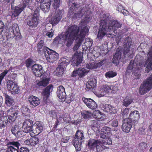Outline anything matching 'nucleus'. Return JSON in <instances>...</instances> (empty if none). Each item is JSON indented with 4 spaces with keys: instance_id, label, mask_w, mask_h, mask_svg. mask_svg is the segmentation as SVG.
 <instances>
[{
    "instance_id": "1",
    "label": "nucleus",
    "mask_w": 152,
    "mask_h": 152,
    "mask_svg": "<svg viewBox=\"0 0 152 152\" xmlns=\"http://www.w3.org/2000/svg\"><path fill=\"white\" fill-rule=\"evenodd\" d=\"M79 27L77 26H69L66 32L62 36L63 39L66 41V46L68 47L70 46L76 39V43L73 49L74 51L77 50L81 46L83 39L89 31L86 26L82 27L79 34Z\"/></svg>"
},
{
    "instance_id": "2",
    "label": "nucleus",
    "mask_w": 152,
    "mask_h": 152,
    "mask_svg": "<svg viewBox=\"0 0 152 152\" xmlns=\"http://www.w3.org/2000/svg\"><path fill=\"white\" fill-rule=\"evenodd\" d=\"M121 24L117 21L112 20L108 15L104 14L101 18L97 38L102 39L105 36L113 37L117 33V29Z\"/></svg>"
},
{
    "instance_id": "3",
    "label": "nucleus",
    "mask_w": 152,
    "mask_h": 152,
    "mask_svg": "<svg viewBox=\"0 0 152 152\" xmlns=\"http://www.w3.org/2000/svg\"><path fill=\"white\" fill-rule=\"evenodd\" d=\"M121 24L117 21L112 20L108 15L104 14L101 18L97 38L102 39L105 36L113 37L117 33V29Z\"/></svg>"
},
{
    "instance_id": "4",
    "label": "nucleus",
    "mask_w": 152,
    "mask_h": 152,
    "mask_svg": "<svg viewBox=\"0 0 152 152\" xmlns=\"http://www.w3.org/2000/svg\"><path fill=\"white\" fill-rule=\"evenodd\" d=\"M148 53V59L145 63L141 61L138 64L134 62L132 64L131 62L127 68V71L130 73L132 72V75L136 76L137 78H139L140 77L141 67L143 66L146 67L145 71L147 72H148L152 69V46L149 50Z\"/></svg>"
},
{
    "instance_id": "5",
    "label": "nucleus",
    "mask_w": 152,
    "mask_h": 152,
    "mask_svg": "<svg viewBox=\"0 0 152 152\" xmlns=\"http://www.w3.org/2000/svg\"><path fill=\"white\" fill-rule=\"evenodd\" d=\"M33 121L28 119L25 120L22 127V130L26 133H29L30 134L34 133L38 135L43 130V124L42 122H37L33 125Z\"/></svg>"
},
{
    "instance_id": "6",
    "label": "nucleus",
    "mask_w": 152,
    "mask_h": 152,
    "mask_svg": "<svg viewBox=\"0 0 152 152\" xmlns=\"http://www.w3.org/2000/svg\"><path fill=\"white\" fill-rule=\"evenodd\" d=\"M101 139H91L88 140L87 145L88 148L93 151L96 149L97 152H99L107 148L103 145H102Z\"/></svg>"
},
{
    "instance_id": "7",
    "label": "nucleus",
    "mask_w": 152,
    "mask_h": 152,
    "mask_svg": "<svg viewBox=\"0 0 152 152\" xmlns=\"http://www.w3.org/2000/svg\"><path fill=\"white\" fill-rule=\"evenodd\" d=\"M43 50V54L47 61L53 63L58 59L59 55L55 51L50 49L47 47H44Z\"/></svg>"
},
{
    "instance_id": "8",
    "label": "nucleus",
    "mask_w": 152,
    "mask_h": 152,
    "mask_svg": "<svg viewBox=\"0 0 152 152\" xmlns=\"http://www.w3.org/2000/svg\"><path fill=\"white\" fill-rule=\"evenodd\" d=\"M131 43V38L129 37H126L124 40L122 50L124 56L125 57L132 58L133 51L132 49L130 50Z\"/></svg>"
},
{
    "instance_id": "9",
    "label": "nucleus",
    "mask_w": 152,
    "mask_h": 152,
    "mask_svg": "<svg viewBox=\"0 0 152 152\" xmlns=\"http://www.w3.org/2000/svg\"><path fill=\"white\" fill-rule=\"evenodd\" d=\"M84 139L82 131L78 130L73 140V145L77 150L80 151L82 148V140Z\"/></svg>"
},
{
    "instance_id": "10",
    "label": "nucleus",
    "mask_w": 152,
    "mask_h": 152,
    "mask_svg": "<svg viewBox=\"0 0 152 152\" xmlns=\"http://www.w3.org/2000/svg\"><path fill=\"white\" fill-rule=\"evenodd\" d=\"M152 88V74L141 85L139 93L141 95H144L149 91Z\"/></svg>"
},
{
    "instance_id": "11",
    "label": "nucleus",
    "mask_w": 152,
    "mask_h": 152,
    "mask_svg": "<svg viewBox=\"0 0 152 152\" xmlns=\"http://www.w3.org/2000/svg\"><path fill=\"white\" fill-rule=\"evenodd\" d=\"M39 16V11L36 9L31 17H28L26 20L27 25L31 27H36L38 23V18Z\"/></svg>"
},
{
    "instance_id": "12",
    "label": "nucleus",
    "mask_w": 152,
    "mask_h": 152,
    "mask_svg": "<svg viewBox=\"0 0 152 152\" xmlns=\"http://www.w3.org/2000/svg\"><path fill=\"white\" fill-rule=\"evenodd\" d=\"M22 4L15 7L12 17H15L18 16L26 6L28 4L30 0H21Z\"/></svg>"
},
{
    "instance_id": "13",
    "label": "nucleus",
    "mask_w": 152,
    "mask_h": 152,
    "mask_svg": "<svg viewBox=\"0 0 152 152\" xmlns=\"http://www.w3.org/2000/svg\"><path fill=\"white\" fill-rule=\"evenodd\" d=\"M7 87L8 90L14 94H18L20 92L18 86L13 81L9 80L7 82Z\"/></svg>"
},
{
    "instance_id": "14",
    "label": "nucleus",
    "mask_w": 152,
    "mask_h": 152,
    "mask_svg": "<svg viewBox=\"0 0 152 152\" xmlns=\"http://www.w3.org/2000/svg\"><path fill=\"white\" fill-rule=\"evenodd\" d=\"M18 111L12 107L7 111L9 122L10 123H13L16 120L18 113Z\"/></svg>"
},
{
    "instance_id": "15",
    "label": "nucleus",
    "mask_w": 152,
    "mask_h": 152,
    "mask_svg": "<svg viewBox=\"0 0 152 152\" xmlns=\"http://www.w3.org/2000/svg\"><path fill=\"white\" fill-rule=\"evenodd\" d=\"M132 120L130 118H125L123 121L122 126L123 131L125 132L129 133L132 127Z\"/></svg>"
},
{
    "instance_id": "16",
    "label": "nucleus",
    "mask_w": 152,
    "mask_h": 152,
    "mask_svg": "<svg viewBox=\"0 0 152 152\" xmlns=\"http://www.w3.org/2000/svg\"><path fill=\"white\" fill-rule=\"evenodd\" d=\"M19 31V28L17 24H14L9 28L8 34L6 36L8 39L13 38L16 36Z\"/></svg>"
},
{
    "instance_id": "17",
    "label": "nucleus",
    "mask_w": 152,
    "mask_h": 152,
    "mask_svg": "<svg viewBox=\"0 0 152 152\" xmlns=\"http://www.w3.org/2000/svg\"><path fill=\"white\" fill-rule=\"evenodd\" d=\"M82 100L86 104V106L92 110L95 109L97 107L96 102L91 99H88L83 97L82 98Z\"/></svg>"
},
{
    "instance_id": "18",
    "label": "nucleus",
    "mask_w": 152,
    "mask_h": 152,
    "mask_svg": "<svg viewBox=\"0 0 152 152\" xmlns=\"http://www.w3.org/2000/svg\"><path fill=\"white\" fill-rule=\"evenodd\" d=\"M61 10H58L53 15L51 19V22L53 24L58 23L61 18Z\"/></svg>"
},
{
    "instance_id": "19",
    "label": "nucleus",
    "mask_w": 152,
    "mask_h": 152,
    "mask_svg": "<svg viewBox=\"0 0 152 152\" xmlns=\"http://www.w3.org/2000/svg\"><path fill=\"white\" fill-rule=\"evenodd\" d=\"M28 101L32 107H35L38 106L40 103V101L39 98L33 95L29 96Z\"/></svg>"
},
{
    "instance_id": "20",
    "label": "nucleus",
    "mask_w": 152,
    "mask_h": 152,
    "mask_svg": "<svg viewBox=\"0 0 152 152\" xmlns=\"http://www.w3.org/2000/svg\"><path fill=\"white\" fill-rule=\"evenodd\" d=\"M112 135L111 130L109 127L104 126L101 129L100 137L102 138H105L106 137L111 136Z\"/></svg>"
},
{
    "instance_id": "21",
    "label": "nucleus",
    "mask_w": 152,
    "mask_h": 152,
    "mask_svg": "<svg viewBox=\"0 0 152 152\" xmlns=\"http://www.w3.org/2000/svg\"><path fill=\"white\" fill-rule=\"evenodd\" d=\"M53 85L50 84L43 90L42 94L45 100H47L49 97L50 93L53 91Z\"/></svg>"
},
{
    "instance_id": "22",
    "label": "nucleus",
    "mask_w": 152,
    "mask_h": 152,
    "mask_svg": "<svg viewBox=\"0 0 152 152\" xmlns=\"http://www.w3.org/2000/svg\"><path fill=\"white\" fill-rule=\"evenodd\" d=\"M82 61V58L81 56L75 53L73 56L72 65L73 66H77Z\"/></svg>"
},
{
    "instance_id": "23",
    "label": "nucleus",
    "mask_w": 152,
    "mask_h": 152,
    "mask_svg": "<svg viewBox=\"0 0 152 152\" xmlns=\"http://www.w3.org/2000/svg\"><path fill=\"white\" fill-rule=\"evenodd\" d=\"M88 13L89 11L87 9L86 7H83L82 9L80 8L79 10V12L75 13L73 17L74 18H76L83 15H85V16H87Z\"/></svg>"
},
{
    "instance_id": "24",
    "label": "nucleus",
    "mask_w": 152,
    "mask_h": 152,
    "mask_svg": "<svg viewBox=\"0 0 152 152\" xmlns=\"http://www.w3.org/2000/svg\"><path fill=\"white\" fill-rule=\"evenodd\" d=\"M56 93L58 97L63 101L66 96L64 88L62 86H59L58 88Z\"/></svg>"
},
{
    "instance_id": "25",
    "label": "nucleus",
    "mask_w": 152,
    "mask_h": 152,
    "mask_svg": "<svg viewBox=\"0 0 152 152\" xmlns=\"http://www.w3.org/2000/svg\"><path fill=\"white\" fill-rule=\"evenodd\" d=\"M110 86L107 85H103L101 88V92L99 96L102 97L106 94L112 92V90Z\"/></svg>"
},
{
    "instance_id": "26",
    "label": "nucleus",
    "mask_w": 152,
    "mask_h": 152,
    "mask_svg": "<svg viewBox=\"0 0 152 152\" xmlns=\"http://www.w3.org/2000/svg\"><path fill=\"white\" fill-rule=\"evenodd\" d=\"M88 72V70L84 68H79L78 70L73 71L72 75L73 77H75L77 75V74L80 77H81Z\"/></svg>"
},
{
    "instance_id": "27",
    "label": "nucleus",
    "mask_w": 152,
    "mask_h": 152,
    "mask_svg": "<svg viewBox=\"0 0 152 152\" xmlns=\"http://www.w3.org/2000/svg\"><path fill=\"white\" fill-rule=\"evenodd\" d=\"M120 48H118L116 50V52L114 55L113 60V63L118 64V60L120 59L121 57V52Z\"/></svg>"
},
{
    "instance_id": "28",
    "label": "nucleus",
    "mask_w": 152,
    "mask_h": 152,
    "mask_svg": "<svg viewBox=\"0 0 152 152\" xmlns=\"http://www.w3.org/2000/svg\"><path fill=\"white\" fill-rule=\"evenodd\" d=\"M4 96L5 98V102L7 106H10L13 104L14 100L13 97L6 93L4 94Z\"/></svg>"
},
{
    "instance_id": "29",
    "label": "nucleus",
    "mask_w": 152,
    "mask_h": 152,
    "mask_svg": "<svg viewBox=\"0 0 152 152\" xmlns=\"http://www.w3.org/2000/svg\"><path fill=\"white\" fill-rule=\"evenodd\" d=\"M11 132L16 137H21L22 136V132L20 131L19 128L16 126L12 128Z\"/></svg>"
},
{
    "instance_id": "30",
    "label": "nucleus",
    "mask_w": 152,
    "mask_h": 152,
    "mask_svg": "<svg viewBox=\"0 0 152 152\" xmlns=\"http://www.w3.org/2000/svg\"><path fill=\"white\" fill-rule=\"evenodd\" d=\"M96 80L94 78H91L89 79L86 84V88L90 89H94L96 86Z\"/></svg>"
},
{
    "instance_id": "31",
    "label": "nucleus",
    "mask_w": 152,
    "mask_h": 152,
    "mask_svg": "<svg viewBox=\"0 0 152 152\" xmlns=\"http://www.w3.org/2000/svg\"><path fill=\"white\" fill-rule=\"evenodd\" d=\"M129 116L130 117L129 118L131 120L132 119L133 121H137L140 118L139 112L136 110L130 113Z\"/></svg>"
},
{
    "instance_id": "32",
    "label": "nucleus",
    "mask_w": 152,
    "mask_h": 152,
    "mask_svg": "<svg viewBox=\"0 0 152 152\" xmlns=\"http://www.w3.org/2000/svg\"><path fill=\"white\" fill-rule=\"evenodd\" d=\"M49 78L44 77L38 82L37 84L39 86H45L49 83Z\"/></svg>"
},
{
    "instance_id": "33",
    "label": "nucleus",
    "mask_w": 152,
    "mask_h": 152,
    "mask_svg": "<svg viewBox=\"0 0 152 152\" xmlns=\"http://www.w3.org/2000/svg\"><path fill=\"white\" fill-rule=\"evenodd\" d=\"M133 101V99L130 96H127L126 97L123 102V104L126 107L128 106Z\"/></svg>"
},
{
    "instance_id": "34",
    "label": "nucleus",
    "mask_w": 152,
    "mask_h": 152,
    "mask_svg": "<svg viewBox=\"0 0 152 152\" xmlns=\"http://www.w3.org/2000/svg\"><path fill=\"white\" fill-rule=\"evenodd\" d=\"M44 42L43 40H41L37 44V50L39 53H41L42 51L43 52V48L45 46H44Z\"/></svg>"
},
{
    "instance_id": "35",
    "label": "nucleus",
    "mask_w": 152,
    "mask_h": 152,
    "mask_svg": "<svg viewBox=\"0 0 152 152\" xmlns=\"http://www.w3.org/2000/svg\"><path fill=\"white\" fill-rule=\"evenodd\" d=\"M65 67L62 66L58 65V67L56 68V75L60 76L63 73Z\"/></svg>"
},
{
    "instance_id": "36",
    "label": "nucleus",
    "mask_w": 152,
    "mask_h": 152,
    "mask_svg": "<svg viewBox=\"0 0 152 152\" xmlns=\"http://www.w3.org/2000/svg\"><path fill=\"white\" fill-rule=\"evenodd\" d=\"M91 128L94 131H96L99 129V125L96 121H92L91 122Z\"/></svg>"
},
{
    "instance_id": "37",
    "label": "nucleus",
    "mask_w": 152,
    "mask_h": 152,
    "mask_svg": "<svg viewBox=\"0 0 152 152\" xmlns=\"http://www.w3.org/2000/svg\"><path fill=\"white\" fill-rule=\"evenodd\" d=\"M111 136L106 137L105 138H103V140H102V145H110L112 144V141Z\"/></svg>"
},
{
    "instance_id": "38",
    "label": "nucleus",
    "mask_w": 152,
    "mask_h": 152,
    "mask_svg": "<svg viewBox=\"0 0 152 152\" xmlns=\"http://www.w3.org/2000/svg\"><path fill=\"white\" fill-rule=\"evenodd\" d=\"M50 4H41V9L45 13L46 12L49 11Z\"/></svg>"
},
{
    "instance_id": "39",
    "label": "nucleus",
    "mask_w": 152,
    "mask_h": 152,
    "mask_svg": "<svg viewBox=\"0 0 152 152\" xmlns=\"http://www.w3.org/2000/svg\"><path fill=\"white\" fill-rule=\"evenodd\" d=\"M59 66H62L65 68L68 64L69 60L65 58H62L60 60Z\"/></svg>"
},
{
    "instance_id": "40",
    "label": "nucleus",
    "mask_w": 152,
    "mask_h": 152,
    "mask_svg": "<svg viewBox=\"0 0 152 152\" xmlns=\"http://www.w3.org/2000/svg\"><path fill=\"white\" fill-rule=\"evenodd\" d=\"M8 119L7 117L2 116L0 117V128L3 127L4 124L7 123Z\"/></svg>"
},
{
    "instance_id": "41",
    "label": "nucleus",
    "mask_w": 152,
    "mask_h": 152,
    "mask_svg": "<svg viewBox=\"0 0 152 152\" xmlns=\"http://www.w3.org/2000/svg\"><path fill=\"white\" fill-rule=\"evenodd\" d=\"M42 67L40 65L38 64H35L32 67V70L33 72L37 71L39 70L42 69Z\"/></svg>"
},
{
    "instance_id": "42",
    "label": "nucleus",
    "mask_w": 152,
    "mask_h": 152,
    "mask_svg": "<svg viewBox=\"0 0 152 152\" xmlns=\"http://www.w3.org/2000/svg\"><path fill=\"white\" fill-rule=\"evenodd\" d=\"M117 75L116 73L113 71H109L106 73L105 76L107 78L113 77Z\"/></svg>"
},
{
    "instance_id": "43",
    "label": "nucleus",
    "mask_w": 152,
    "mask_h": 152,
    "mask_svg": "<svg viewBox=\"0 0 152 152\" xmlns=\"http://www.w3.org/2000/svg\"><path fill=\"white\" fill-rule=\"evenodd\" d=\"M96 64V62L93 61L92 63L87 64L86 67L88 69H96L97 68Z\"/></svg>"
},
{
    "instance_id": "44",
    "label": "nucleus",
    "mask_w": 152,
    "mask_h": 152,
    "mask_svg": "<svg viewBox=\"0 0 152 152\" xmlns=\"http://www.w3.org/2000/svg\"><path fill=\"white\" fill-rule=\"evenodd\" d=\"M81 114L83 117L85 118H88L92 115V114L88 111L84 110L83 111Z\"/></svg>"
},
{
    "instance_id": "45",
    "label": "nucleus",
    "mask_w": 152,
    "mask_h": 152,
    "mask_svg": "<svg viewBox=\"0 0 152 152\" xmlns=\"http://www.w3.org/2000/svg\"><path fill=\"white\" fill-rule=\"evenodd\" d=\"M64 116H63V114L59 115L58 117L57 118V121L56 122V125H58L62 123L64 121L63 120Z\"/></svg>"
},
{
    "instance_id": "46",
    "label": "nucleus",
    "mask_w": 152,
    "mask_h": 152,
    "mask_svg": "<svg viewBox=\"0 0 152 152\" xmlns=\"http://www.w3.org/2000/svg\"><path fill=\"white\" fill-rule=\"evenodd\" d=\"M63 116H64V121L66 123H69L71 119L70 116L68 114H63Z\"/></svg>"
},
{
    "instance_id": "47",
    "label": "nucleus",
    "mask_w": 152,
    "mask_h": 152,
    "mask_svg": "<svg viewBox=\"0 0 152 152\" xmlns=\"http://www.w3.org/2000/svg\"><path fill=\"white\" fill-rule=\"evenodd\" d=\"M92 43L93 41L91 39L88 38H87L86 39L85 44L87 47L89 48L91 47Z\"/></svg>"
},
{
    "instance_id": "48",
    "label": "nucleus",
    "mask_w": 152,
    "mask_h": 152,
    "mask_svg": "<svg viewBox=\"0 0 152 152\" xmlns=\"http://www.w3.org/2000/svg\"><path fill=\"white\" fill-rule=\"evenodd\" d=\"M33 73L36 76L41 77L44 74V72L42 69H41V70H39Z\"/></svg>"
},
{
    "instance_id": "49",
    "label": "nucleus",
    "mask_w": 152,
    "mask_h": 152,
    "mask_svg": "<svg viewBox=\"0 0 152 152\" xmlns=\"http://www.w3.org/2000/svg\"><path fill=\"white\" fill-rule=\"evenodd\" d=\"M31 138L32 141L31 145H35L39 142V139L38 137H33Z\"/></svg>"
},
{
    "instance_id": "50",
    "label": "nucleus",
    "mask_w": 152,
    "mask_h": 152,
    "mask_svg": "<svg viewBox=\"0 0 152 152\" xmlns=\"http://www.w3.org/2000/svg\"><path fill=\"white\" fill-rule=\"evenodd\" d=\"M7 152H19V151L18 148L11 146L8 148Z\"/></svg>"
},
{
    "instance_id": "51",
    "label": "nucleus",
    "mask_w": 152,
    "mask_h": 152,
    "mask_svg": "<svg viewBox=\"0 0 152 152\" xmlns=\"http://www.w3.org/2000/svg\"><path fill=\"white\" fill-rule=\"evenodd\" d=\"M103 107L104 108L103 110L104 111L108 112L110 108H111V105L110 104H105L103 105Z\"/></svg>"
},
{
    "instance_id": "52",
    "label": "nucleus",
    "mask_w": 152,
    "mask_h": 152,
    "mask_svg": "<svg viewBox=\"0 0 152 152\" xmlns=\"http://www.w3.org/2000/svg\"><path fill=\"white\" fill-rule=\"evenodd\" d=\"M148 145L145 142H141L139 145V148L142 150L145 149L148 147Z\"/></svg>"
},
{
    "instance_id": "53",
    "label": "nucleus",
    "mask_w": 152,
    "mask_h": 152,
    "mask_svg": "<svg viewBox=\"0 0 152 152\" xmlns=\"http://www.w3.org/2000/svg\"><path fill=\"white\" fill-rule=\"evenodd\" d=\"M129 110L128 108H125L123 111L122 115L124 118L128 116L129 113Z\"/></svg>"
},
{
    "instance_id": "54",
    "label": "nucleus",
    "mask_w": 152,
    "mask_h": 152,
    "mask_svg": "<svg viewBox=\"0 0 152 152\" xmlns=\"http://www.w3.org/2000/svg\"><path fill=\"white\" fill-rule=\"evenodd\" d=\"M60 0H54L53 7L55 9H57L59 7Z\"/></svg>"
},
{
    "instance_id": "55",
    "label": "nucleus",
    "mask_w": 152,
    "mask_h": 152,
    "mask_svg": "<svg viewBox=\"0 0 152 152\" xmlns=\"http://www.w3.org/2000/svg\"><path fill=\"white\" fill-rule=\"evenodd\" d=\"M111 88L112 89V92L113 93L117 91L118 90V88L117 85H113L110 86Z\"/></svg>"
},
{
    "instance_id": "56",
    "label": "nucleus",
    "mask_w": 152,
    "mask_h": 152,
    "mask_svg": "<svg viewBox=\"0 0 152 152\" xmlns=\"http://www.w3.org/2000/svg\"><path fill=\"white\" fill-rule=\"evenodd\" d=\"M8 72V70H5L0 75V83H1L2 80L4 78V77L7 74Z\"/></svg>"
},
{
    "instance_id": "57",
    "label": "nucleus",
    "mask_w": 152,
    "mask_h": 152,
    "mask_svg": "<svg viewBox=\"0 0 152 152\" xmlns=\"http://www.w3.org/2000/svg\"><path fill=\"white\" fill-rule=\"evenodd\" d=\"M96 119L99 121H102L105 119V116L100 112Z\"/></svg>"
},
{
    "instance_id": "58",
    "label": "nucleus",
    "mask_w": 152,
    "mask_h": 152,
    "mask_svg": "<svg viewBox=\"0 0 152 152\" xmlns=\"http://www.w3.org/2000/svg\"><path fill=\"white\" fill-rule=\"evenodd\" d=\"M10 145H12L16 147V148L18 149L19 146L20 145V144L18 142H12L10 143Z\"/></svg>"
},
{
    "instance_id": "59",
    "label": "nucleus",
    "mask_w": 152,
    "mask_h": 152,
    "mask_svg": "<svg viewBox=\"0 0 152 152\" xmlns=\"http://www.w3.org/2000/svg\"><path fill=\"white\" fill-rule=\"evenodd\" d=\"M111 126L113 127H116L118 126V122L117 120H114L111 122Z\"/></svg>"
},
{
    "instance_id": "60",
    "label": "nucleus",
    "mask_w": 152,
    "mask_h": 152,
    "mask_svg": "<svg viewBox=\"0 0 152 152\" xmlns=\"http://www.w3.org/2000/svg\"><path fill=\"white\" fill-rule=\"evenodd\" d=\"M100 112L98 110H95L94 112L92 114V115L93 117L96 118H97V116H98L99 114L100 113Z\"/></svg>"
},
{
    "instance_id": "61",
    "label": "nucleus",
    "mask_w": 152,
    "mask_h": 152,
    "mask_svg": "<svg viewBox=\"0 0 152 152\" xmlns=\"http://www.w3.org/2000/svg\"><path fill=\"white\" fill-rule=\"evenodd\" d=\"M32 61L31 59H28L26 60V65L27 67H30L32 65Z\"/></svg>"
},
{
    "instance_id": "62",
    "label": "nucleus",
    "mask_w": 152,
    "mask_h": 152,
    "mask_svg": "<svg viewBox=\"0 0 152 152\" xmlns=\"http://www.w3.org/2000/svg\"><path fill=\"white\" fill-rule=\"evenodd\" d=\"M124 9V7L121 4L117 5L116 7V10L120 12H122V11Z\"/></svg>"
},
{
    "instance_id": "63",
    "label": "nucleus",
    "mask_w": 152,
    "mask_h": 152,
    "mask_svg": "<svg viewBox=\"0 0 152 152\" xmlns=\"http://www.w3.org/2000/svg\"><path fill=\"white\" fill-rule=\"evenodd\" d=\"M106 63V60H102L99 62H96L97 67H100L101 66L103 65Z\"/></svg>"
},
{
    "instance_id": "64",
    "label": "nucleus",
    "mask_w": 152,
    "mask_h": 152,
    "mask_svg": "<svg viewBox=\"0 0 152 152\" xmlns=\"http://www.w3.org/2000/svg\"><path fill=\"white\" fill-rule=\"evenodd\" d=\"M69 137H65L61 139V141L64 143H67L69 139Z\"/></svg>"
}]
</instances>
